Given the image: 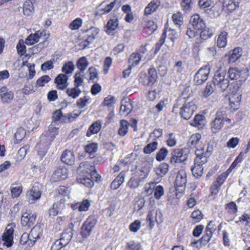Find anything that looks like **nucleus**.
Returning <instances> with one entry per match:
<instances>
[{
  "label": "nucleus",
  "mask_w": 250,
  "mask_h": 250,
  "mask_svg": "<svg viewBox=\"0 0 250 250\" xmlns=\"http://www.w3.org/2000/svg\"><path fill=\"white\" fill-rule=\"evenodd\" d=\"M79 176L78 182L85 187L91 188L94 185V181H98L101 178L93 166L85 162L81 163L77 169Z\"/></svg>",
  "instance_id": "f257e3e1"
},
{
  "label": "nucleus",
  "mask_w": 250,
  "mask_h": 250,
  "mask_svg": "<svg viewBox=\"0 0 250 250\" xmlns=\"http://www.w3.org/2000/svg\"><path fill=\"white\" fill-rule=\"evenodd\" d=\"M196 109L195 102L186 99L184 94H182L177 99L172 111L176 114L179 113L181 118L188 120L192 117Z\"/></svg>",
  "instance_id": "f03ea898"
},
{
  "label": "nucleus",
  "mask_w": 250,
  "mask_h": 250,
  "mask_svg": "<svg viewBox=\"0 0 250 250\" xmlns=\"http://www.w3.org/2000/svg\"><path fill=\"white\" fill-rule=\"evenodd\" d=\"M229 85V81L225 78L224 73L216 71L214 74L212 83H207L203 95L205 98L210 96L214 91L216 86H218L221 92H224Z\"/></svg>",
  "instance_id": "7ed1b4c3"
},
{
  "label": "nucleus",
  "mask_w": 250,
  "mask_h": 250,
  "mask_svg": "<svg viewBox=\"0 0 250 250\" xmlns=\"http://www.w3.org/2000/svg\"><path fill=\"white\" fill-rule=\"evenodd\" d=\"M188 150L187 148H177L172 150L170 153V163L172 165L183 163L187 161Z\"/></svg>",
  "instance_id": "20e7f679"
},
{
  "label": "nucleus",
  "mask_w": 250,
  "mask_h": 250,
  "mask_svg": "<svg viewBox=\"0 0 250 250\" xmlns=\"http://www.w3.org/2000/svg\"><path fill=\"white\" fill-rule=\"evenodd\" d=\"M96 220L94 216H89L83 223L81 234L83 238L89 236L96 224Z\"/></svg>",
  "instance_id": "39448f33"
},
{
  "label": "nucleus",
  "mask_w": 250,
  "mask_h": 250,
  "mask_svg": "<svg viewBox=\"0 0 250 250\" xmlns=\"http://www.w3.org/2000/svg\"><path fill=\"white\" fill-rule=\"evenodd\" d=\"M209 147L205 145L202 146H198L195 151L196 158L194 161L206 163L208 158L211 155V152L209 150Z\"/></svg>",
  "instance_id": "423d86ee"
},
{
  "label": "nucleus",
  "mask_w": 250,
  "mask_h": 250,
  "mask_svg": "<svg viewBox=\"0 0 250 250\" xmlns=\"http://www.w3.org/2000/svg\"><path fill=\"white\" fill-rule=\"evenodd\" d=\"M225 122V113L218 111L215 114L214 119L210 123V127L214 133L218 132L223 127Z\"/></svg>",
  "instance_id": "0eeeda50"
},
{
  "label": "nucleus",
  "mask_w": 250,
  "mask_h": 250,
  "mask_svg": "<svg viewBox=\"0 0 250 250\" xmlns=\"http://www.w3.org/2000/svg\"><path fill=\"white\" fill-rule=\"evenodd\" d=\"M42 233V229L40 225H36L31 230L29 234L24 233L21 235V240L28 238V242L32 243L33 245L38 239L40 238Z\"/></svg>",
  "instance_id": "6e6552de"
},
{
  "label": "nucleus",
  "mask_w": 250,
  "mask_h": 250,
  "mask_svg": "<svg viewBox=\"0 0 250 250\" xmlns=\"http://www.w3.org/2000/svg\"><path fill=\"white\" fill-rule=\"evenodd\" d=\"M15 225H8L2 235V240L4 246L10 247L13 244V232Z\"/></svg>",
  "instance_id": "1a4fd4ad"
},
{
  "label": "nucleus",
  "mask_w": 250,
  "mask_h": 250,
  "mask_svg": "<svg viewBox=\"0 0 250 250\" xmlns=\"http://www.w3.org/2000/svg\"><path fill=\"white\" fill-rule=\"evenodd\" d=\"M61 126L60 124H56L55 122H52L51 124L49 126L48 130L45 134H42L41 137L42 141L46 140L47 142H50L54 139L57 135L58 129Z\"/></svg>",
  "instance_id": "9d476101"
},
{
  "label": "nucleus",
  "mask_w": 250,
  "mask_h": 250,
  "mask_svg": "<svg viewBox=\"0 0 250 250\" xmlns=\"http://www.w3.org/2000/svg\"><path fill=\"white\" fill-rule=\"evenodd\" d=\"M39 184H35L32 188L27 192L26 196L30 204L35 203L41 197V191Z\"/></svg>",
  "instance_id": "9b49d317"
},
{
  "label": "nucleus",
  "mask_w": 250,
  "mask_h": 250,
  "mask_svg": "<svg viewBox=\"0 0 250 250\" xmlns=\"http://www.w3.org/2000/svg\"><path fill=\"white\" fill-rule=\"evenodd\" d=\"M209 73V69L207 66L201 68L195 74L194 82L197 85L202 84L208 79Z\"/></svg>",
  "instance_id": "f8f14e48"
},
{
  "label": "nucleus",
  "mask_w": 250,
  "mask_h": 250,
  "mask_svg": "<svg viewBox=\"0 0 250 250\" xmlns=\"http://www.w3.org/2000/svg\"><path fill=\"white\" fill-rule=\"evenodd\" d=\"M37 215L32 213L30 210H26L23 212L21 217V224L22 226L30 228L35 222Z\"/></svg>",
  "instance_id": "ddd939ff"
},
{
  "label": "nucleus",
  "mask_w": 250,
  "mask_h": 250,
  "mask_svg": "<svg viewBox=\"0 0 250 250\" xmlns=\"http://www.w3.org/2000/svg\"><path fill=\"white\" fill-rule=\"evenodd\" d=\"M82 31L83 32L87 33L86 39L82 42L83 47H86L93 42L95 37L98 34L99 30L96 27H92L86 30L83 29Z\"/></svg>",
  "instance_id": "4468645a"
},
{
  "label": "nucleus",
  "mask_w": 250,
  "mask_h": 250,
  "mask_svg": "<svg viewBox=\"0 0 250 250\" xmlns=\"http://www.w3.org/2000/svg\"><path fill=\"white\" fill-rule=\"evenodd\" d=\"M147 81H142V78L140 79V83L144 85H151L156 81L157 78V72L155 68H150L148 71V76L146 74L143 75Z\"/></svg>",
  "instance_id": "2eb2a0df"
},
{
  "label": "nucleus",
  "mask_w": 250,
  "mask_h": 250,
  "mask_svg": "<svg viewBox=\"0 0 250 250\" xmlns=\"http://www.w3.org/2000/svg\"><path fill=\"white\" fill-rule=\"evenodd\" d=\"M229 175V174L225 171L218 176L216 181L213 183L210 187L212 194H216L218 192L219 189Z\"/></svg>",
  "instance_id": "dca6fc26"
},
{
  "label": "nucleus",
  "mask_w": 250,
  "mask_h": 250,
  "mask_svg": "<svg viewBox=\"0 0 250 250\" xmlns=\"http://www.w3.org/2000/svg\"><path fill=\"white\" fill-rule=\"evenodd\" d=\"M187 182V173L185 170L184 169L179 170L175 181V186L177 190H180V188H184Z\"/></svg>",
  "instance_id": "f3484780"
},
{
  "label": "nucleus",
  "mask_w": 250,
  "mask_h": 250,
  "mask_svg": "<svg viewBox=\"0 0 250 250\" xmlns=\"http://www.w3.org/2000/svg\"><path fill=\"white\" fill-rule=\"evenodd\" d=\"M0 97L1 102L4 104L10 103L14 98L13 92L6 86L0 88Z\"/></svg>",
  "instance_id": "a211bd4d"
},
{
  "label": "nucleus",
  "mask_w": 250,
  "mask_h": 250,
  "mask_svg": "<svg viewBox=\"0 0 250 250\" xmlns=\"http://www.w3.org/2000/svg\"><path fill=\"white\" fill-rule=\"evenodd\" d=\"M67 176V169L64 167H59L53 173L52 176V180L54 182H59L65 179Z\"/></svg>",
  "instance_id": "6ab92c4d"
},
{
  "label": "nucleus",
  "mask_w": 250,
  "mask_h": 250,
  "mask_svg": "<svg viewBox=\"0 0 250 250\" xmlns=\"http://www.w3.org/2000/svg\"><path fill=\"white\" fill-rule=\"evenodd\" d=\"M190 23L194 29L198 30L203 29L205 25L204 20L198 14H194L191 17Z\"/></svg>",
  "instance_id": "aec40b11"
},
{
  "label": "nucleus",
  "mask_w": 250,
  "mask_h": 250,
  "mask_svg": "<svg viewBox=\"0 0 250 250\" xmlns=\"http://www.w3.org/2000/svg\"><path fill=\"white\" fill-rule=\"evenodd\" d=\"M68 79V76L65 74H59L55 79V83L57 84V88L61 90L66 88L69 84L67 82Z\"/></svg>",
  "instance_id": "412c9836"
},
{
  "label": "nucleus",
  "mask_w": 250,
  "mask_h": 250,
  "mask_svg": "<svg viewBox=\"0 0 250 250\" xmlns=\"http://www.w3.org/2000/svg\"><path fill=\"white\" fill-rule=\"evenodd\" d=\"M161 1L160 0H152L146 7L144 10L145 15H149L155 12L161 5Z\"/></svg>",
  "instance_id": "4be33fe9"
},
{
  "label": "nucleus",
  "mask_w": 250,
  "mask_h": 250,
  "mask_svg": "<svg viewBox=\"0 0 250 250\" xmlns=\"http://www.w3.org/2000/svg\"><path fill=\"white\" fill-rule=\"evenodd\" d=\"M45 35L44 31L38 30L35 34H30L25 40V43L28 45H32L37 42L40 38Z\"/></svg>",
  "instance_id": "5701e85b"
},
{
  "label": "nucleus",
  "mask_w": 250,
  "mask_h": 250,
  "mask_svg": "<svg viewBox=\"0 0 250 250\" xmlns=\"http://www.w3.org/2000/svg\"><path fill=\"white\" fill-rule=\"evenodd\" d=\"M241 101V94L239 93H231L229 95V103L231 108L235 110L239 106Z\"/></svg>",
  "instance_id": "b1692460"
},
{
  "label": "nucleus",
  "mask_w": 250,
  "mask_h": 250,
  "mask_svg": "<svg viewBox=\"0 0 250 250\" xmlns=\"http://www.w3.org/2000/svg\"><path fill=\"white\" fill-rule=\"evenodd\" d=\"M240 0H224L223 6L224 9L232 12L239 7Z\"/></svg>",
  "instance_id": "393cba45"
},
{
  "label": "nucleus",
  "mask_w": 250,
  "mask_h": 250,
  "mask_svg": "<svg viewBox=\"0 0 250 250\" xmlns=\"http://www.w3.org/2000/svg\"><path fill=\"white\" fill-rule=\"evenodd\" d=\"M206 163L194 161V166L191 168L192 174L196 178L201 177L203 173V165Z\"/></svg>",
  "instance_id": "a878e982"
},
{
  "label": "nucleus",
  "mask_w": 250,
  "mask_h": 250,
  "mask_svg": "<svg viewBox=\"0 0 250 250\" xmlns=\"http://www.w3.org/2000/svg\"><path fill=\"white\" fill-rule=\"evenodd\" d=\"M61 160L66 164L72 165L75 160L73 153L70 150H66L62 155Z\"/></svg>",
  "instance_id": "bb28decb"
},
{
  "label": "nucleus",
  "mask_w": 250,
  "mask_h": 250,
  "mask_svg": "<svg viewBox=\"0 0 250 250\" xmlns=\"http://www.w3.org/2000/svg\"><path fill=\"white\" fill-rule=\"evenodd\" d=\"M132 108V106L129 100L122 101L120 110L121 114L125 116L127 115L130 113Z\"/></svg>",
  "instance_id": "cd10ccee"
},
{
  "label": "nucleus",
  "mask_w": 250,
  "mask_h": 250,
  "mask_svg": "<svg viewBox=\"0 0 250 250\" xmlns=\"http://www.w3.org/2000/svg\"><path fill=\"white\" fill-rule=\"evenodd\" d=\"M200 33V37L203 40H206L211 38L214 34L215 29L213 27H207L205 25V27L201 29Z\"/></svg>",
  "instance_id": "c85d7f7f"
},
{
  "label": "nucleus",
  "mask_w": 250,
  "mask_h": 250,
  "mask_svg": "<svg viewBox=\"0 0 250 250\" xmlns=\"http://www.w3.org/2000/svg\"><path fill=\"white\" fill-rule=\"evenodd\" d=\"M101 122L100 121L94 122L89 127L86 132V136L90 137L92 134L98 133L101 130Z\"/></svg>",
  "instance_id": "c756f323"
},
{
  "label": "nucleus",
  "mask_w": 250,
  "mask_h": 250,
  "mask_svg": "<svg viewBox=\"0 0 250 250\" xmlns=\"http://www.w3.org/2000/svg\"><path fill=\"white\" fill-rule=\"evenodd\" d=\"M90 205V204L89 201L86 199L81 203H77L72 205V208L73 209H78L79 211H85L88 209Z\"/></svg>",
  "instance_id": "7c9ffc66"
},
{
  "label": "nucleus",
  "mask_w": 250,
  "mask_h": 250,
  "mask_svg": "<svg viewBox=\"0 0 250 250\" xmlns=\"http://www.w3.org/2000/svg\"><path fill=\"white\" fill-rule=\"evenodd\" d=\"M201 138V135L200 134L196 133L192 135L189 139H188V144L189 147L191 148H194L195 147H198L199 146H198L200 143V139ZM203 145H200V146H202Z\"/></svg>",
  "instance_id": "2f4dec72"
},
{
  "label": "nucleus",
  "mask_w": 250,
  "mask_h": 250,
  "mask_svg": "<svg viewBox=\"0 0 250 250\" xmlns=\"http://www.w3.org/2000/svg\"><path fill=\"white\" fill-rule=\"evenodd\" d=\"M142 57V55L138 52L132 53L128 59L129 65L132 67L137 65L139 63Z\"/></svg>",
  "instance_id": "473e14b6"
},
{
  "label": "nucleus",
  "mask_w": 250,
  "mask_h": 250,
  "mask_svg": "<svg viewBox=\"0 0 250 250\" xmlns=\"http://www.w3.org/2000/svg\"><path fill=\"white\" fill-rule=\"evenodd\" d=\"M228 33L225 31L221 32L217 39V45L220 48L225 47L227 43Z\"/></svg>",
  "instance_id": "72a5a7b5"
},
{
  "label": "nucleus",
  "mask_w": 250,
  "mask_h": 250,
  "mask_svg": "<svg viewBox=\"0 0 250 250\" xmlns=\"http://www.w3.org/2000/svg\"><path fill=\"white\" fill-rule=\"evenodd\" d=\"M117 2L116 0H114L109 4L107 3L105 1L102 2L99 6L100 10L103 11L102 14L109 13L115 6Z\"/></svg>",
  "instance_id": "f704fd0d"
},
{
  "label": "nucleus",
  "mask_w": 250,
  "mask_h": 250,
  "mask_svg": "<svg viewBox=\"0 0 250 250\" xmlns=\"http://www.w3.org/2000/svg\"><path fill=\"white\" fill-rule=\"evenodd\" d=\"M205 117L203 115L197 114L195 116L194 120L190 122V125L200 128L205 125Z\"/></svg>",
  "instance_id": "c9c22d12"
},
{
  "label": "nucleus",
  "mask_w": 250,
  "mask_h": 250,
  "mask_svg": "<svg viewBox=\"0 0 250 250\" xmlns=\"http://www.w3.org/2000/svg\"><path fill=\"white\" fill-rule=\"evenodd\" d=\"M119 25V21L117 18L114 17L110 19L106 24V32L110 34V32L115 30Z\"/></svg>",
  "instance_id": "e433bc0d"
},
{
  "label": "nucleus",
  "mask_w": 250,
  "mask_h": 250,
  "mask_svg": "<svg viewBox=\"0 0 250 250\" xmlns=\"http://www.w3.org/2000/svg\"><path fill=\"white\" fill-rule=\"evenodd\" d=\"M212 235L209 231H208V232H206V234L199 240L191 242L190 246L194 247L195 244H198V243L202 244L203 246H205L209 241Z\"/></svg>",
  "instance_id": "4c0bfd02"
},
{
  "label": "nucleus",
  "mask_w": 250,
  "mask_h": 250,
  "mask_svg": "<svg viewBox=\"0 0 250 250\" xmlns=\"http://www.w3.org/2000/svg\"><path fill=\"white\" fill-rule=\"evenodd\" d=\"M64 207V203L59 202L54 204L53 207L48 210V214L50 216L57 215L61 208Z\"/></svg>",
  "instance_id": "58836bf2"
},
{
  "label": "nucleus",
  "mask_w": 250,
  "mask_h": 250,
  "mask_svg": "<svg viewBox=\"0 0 250 250\" xmlns=\"http://www.w3.org/2000/svg\"><path fill=\"white\" fill-rule=\"evenodd\" d=\"M129 124L125 120H122L120 122V127L118 129V134L121 136H124L128 132Z\"/></svg>",
  "instance_id": "ea45409f"
},
{
  "label": "nucleus",
  "mask_w": 250,
  "mask_h": 250,
  "mask_svg": "<svg viewBox=\"0 0 250 250\" xmlns=\"http://www.w3.org/2000/svg\"><path fill=\"white\" fill-rule=\"evenodd\" d=\"M34 10L33 4L30 0L25 1L23 5V14L26 16H30Z\"/></svg>",
  "instance_id": "a19ab883"
},
{
  "label": "nucleus",
  "mask_w": 250,
  "mask_h": 250,
  "mask_svg": "<svg viewBox=\"0 0 250 250\" xmlns=\"http://www.w3.org/2000/svg\"><path fill=\"white\" fill-rule=\"evenodd\" d=\"M75 69V66L73 62L71 61L65 63L62 68V71L64 73L63 74L68 75L72 73Z\"/></svg>",
  "instance_id": "79ce46f5"
},
{
  "label": "nucleus",
  "mask_w": 250,
  "mask_h": 250,
  "mask_svg": "<svg viewBox=\"0 0 250 250\" xmlns=\"http://www.w3.org/2000/svg\"><path fill=\"white\" fill-rule=\"evenodd\" d=\"M241 51L240 48H235L233 50L229 57V63L235 62L241 57Z\"/></svg>",
  "instance_id": "37998d69"
},
{
  "label": "nucleus",
  "mask_w": 250,
  "mask_h": 250,
  "mask_svg": "<svg viewBox=\"0 0 250 250\" xmlns=\"http://www.w3.org/2000/svg\"><path fill=\"white\" fill-rule=\"evenodd\" d=\"M52 119V122H55V124L61 125L64 121V119L61 109L57 110L53 113Z\"/></svg>",
  "instance_id": "c03bdc74"
},
{
  "label": "nucleus",
  "mask_w": 250,
  "mask_h": 250,
  "mask_svg": "<svg viewBox=\"0 0 250 250\" xmlns=\"http://www.w3.org/2000/svg\"><path fill=\"white\" fill-rule=\"evenodd\" d=\"M157 28L156 24L153 21H147L144 27V30L148 34H151Z\"/></svg>",
  "instance_id": "a18cd8bd"
},
{
  "label": "nucleus",
  "mask_w": 250,
  "mask_h": 250,
  "mask_svg": "<svg viewBox=\"0 0 250 250\" xmlns=\"http://www.w3.org/2000/svg\"><path fill=\"white\" fill-rule=\"evenodd\" d=\"M88 65V62L85 57L80 58L77 61V67L83 72Z\"/></svg>",
  "instance_id": "49530a36"
},
{
  "label": "nucleus",
  "mask_w": 250,
  "mask_h": 250,
  "mask_svg": "<svg viewBox=\"0 0 250 250\" xmlns=\"http://www.w3.org/2000/svg\"><path fill=\"white\" fill-rule=\"evenodd\" d=\"M81 93V90L77 87L69 88L66 90V94L67 95L73 99H76L79 97Z\"/></svg>",
  "instance_id": "de8ad7c7"
},
{
  "label": "nucleus",
  "mask_w": 250,
  "mask_h": 250,
  "mask_svg": "<svg viewBox=\"0 0 250 250\" xmlns=\"http://www.w3.org/2000/svg\"><path fill=\"white\" fill-rule=\"evenodd\" d=\"M172 21L173 23L180 27L183 23V17L182 14L178 12L176 13L173 14L172 17Z\"/></svg>",
  "instance_id": "09e8293b"
},
{
  "label": "nucleus",
  "mask_w": 250,
  "mask_h": 250,
  "mask_svg": "<svg viewBox=\"0 0 250 250\" xmlns=\"http://www.w3.org/2000/svg\"><path fill=\"white\" fill-rule=\"evenodd\" d=\"M158 143L154 141L151 143L147 144L144 148V152L146 154H150L154 151L157 148Z\"/></svg>",
  "instance_id": "8fccbe9b"
},
{
  "label": "nucleus",
  "mask_w": 250,
  "mask_h": 250,
  "mask_svg": "<svg viewBox=\"0 0 250 250\" xmlns=\"http://www.w3.org/2000/svg\"><path fill=\"white\" fill-rule=\"evenodd\" d=\"M90 103V98L84 96L80 98L77 102V105L80 108H83Z\"/></svg>",
  "instance_id": "3c124183"
},
{
  "label": "nucleus",
  "mask_w": 250,
  "mask_h": 250,
  "mask_svg": "<svg viewBox=\"0 0 250 250\" xmlns=\"http://www.w3.org/2000/svg\"><path fill=\"white\" fill-rule=\"evenodd\" d=\"M168 154V150L165 147L161 148L157 153L156 159L159 162L163 161L167 157Z\"/></svg>",
  "instance_id": "603ef678"
},
{
  "label": "nucleus",
  "mask_w": 250,
  "mask_h": 250,
  "mask_svg": "<svg viewBox=\"0 0 250 250\" xmlns=\"http://www.w3.org/2000/svg\"><path fill=\"white\" fill-rule=\"evenodd\" d=\"M153 192L154 197L156 199H160L164 195V188L161 185L156 186L155 185Z\"/></svg>",
  "instance_id": "864d4df0"
},
{
  "label": "nucleus",
  "mask_w": 250,
  "mask_h": 250,
  "mask_svg": "<svg viewBox=\"0 0 250 250\" xmlns=\"http://www.w3.org/2000/svg\"><path fill=\"white\" fill-rule=\"evenodd\" d=\"M229 77L233 80L238 79L240 76L241 72L236 68H230L228 71Z\"/></svg>",
  "instance_id": "5fc2aeb1"
},
{
  "label": "nucleus",
  "mask_w": 250,
  "mask_h": 250,
  "mask_svg": "<svg viewBox=\"0 0 250 250\" xmlns=\"http://www.w3.org/2000/svg\"><path fill=\"white\" fill-rule=\"evenodd\" d=\"M166 142L168 146H174L177 144V139L175 135L172 133H169L167 136V139Z\"/></svg>",
  "instance_id": "6e6d98bb"
},
{
  "label": "nucleus",
  "mask_w": 250,
  "mask_h": 250,
  "mask_svg": "<svg viewBox=\"0 0 250 250\" xmlns=\"http://www.w3.org/2000/svg\"><path fill=\"white\" fill-rule=\"evenodd\" d=\"M140 182H141L140 180L135 177L133 174L132 176L127 183V185L130 188H136L140 186Z\"/></svg>",
  "instance_id": "4d7b16f0"
},
{
  "label": "nucleus",
  "mask_w": 250,
  "mask_h": 250,
  "mask_svg": "<svg viewBox=\"0 0 250 250\" xmlns=\"http://www.w3.org/2000/svg\"><path fill=\"white\" fill-rule=\"evenodd\" d=\"M83 20L80 18H77L73 20L69 24V28L72 30L78 29L82 25Z\"/></svg>",
  "instance_id": "13d9d810"
},
{
  "label": "nucleus",
  "mask_w": 250,
  "mask_h": 250,
  "mask_svg": "<svg viewBox=\"0 0 250 250\" xmlns=\"http://www.w3.org/2000/svg\"><path fill=\"white\" fill-rule=\"evenodd\" d=\"M164 34H166V36H167V38L172 42H174L178 37V34L177 32L171 28L167 29Z\"/></svg>",
  "instance_id": "bf43d9fd"
},
{
  "label": "nucleus",
  "mask_w": 250,
  "mask_h": 250,
  "mask_svg": "<svg viewBox=\"0 0 250 250\" xmlns=\"http://www.w3.org/2000/svg\"><path fill=\"white\" fill-rule=\"evenodd\" d=\"M14 184L12 185L13 186ZM22 190V187L21 186L14 187H11V193L12 198H17L20 196Z\"/></svg>",
  "instance_id": "052dcab7"
},
{
  "label": "nucleus",
  "mask_w": 250,
  "mask_h": 250,
  "mask_svg": "<svg viewBox=\"0 0 250 250\" xmlns=\"http://www.w3.org/2000/svg\"><path fill=\"white\" fill-rule=\"evenodd\" d=\"M97 145L95 143H91L87 145L85 147V151L86 152L88 153L90 155H91L95 153L97 150Z\"/></svg>",
  "instance_id": "680f3d73"
},
{
  "label": "nucleus",
  "mask_w": 250,
  "mask_h": 250,
  "mask_svg": "<svg viewBox=\"0 0 250 250\" xmlns=\"http://www.w3.org/2000/svg\"><path fill=\"white\" fill-rule=\"evenodd\" d=\"M51 79L48 75H44L39 79L36 82V86H43L45 84L48 83Z\"/></svg>",
  "instance_id": "e2e57ef3"
},
{
  "label": "nucleus",
  "mask_w": 250,
  "mask_h": 250,
  "mask_svg": "<svg viewBox=\"0 0 250 250\" xmlns=\"http://www.w3.org/2000/svg\"><path fill=\"white\" fill-rule=\"evenodd\" d=\"M133 174L141 182L144 181L148 176V173L143 170H138L134 172Z\"/></svg>",
  "instance_id": "0e129e2a"
},
{
  "label": "nucleus",
  "mask_w": 250,
  "mask_h": 250,
  "mask_svg": "<svg viewBox=\"0 0 250 250\" xmlns=\"http://www.w3.org/2000/svg\"><path fill=\"white\" fill-rule=\"evenodd\" d=\"M241 222L246 226L250 227V214L244 213L240 218L238 221L236 223Z\"/></svg>",
  "instance_id": "69168bd1"
},
{
  "label": "nucleus",
  "mask_w": 250,
  "mask_h": 250,
  "mask_svg": "<svg viewBox=\"0 0 250 250\" xmlns=\"http://www.w3.org/2000/svg\"><path fill=\"white\" fill-rule=\"evenodd\" d=\"M116 101V99L115 97L111 95H108L104 98L103 104L105 106L111 107L115 103Z\"/></svg>",
  "instance_id": "338daca9"
},
{
  "label": "nucleus",
  "mask_w": 250,
  "mask_h": 250,
  "mask_svg": "<svg viewBox=\"0 0 250 250\" xmlns=\"http://www.w3.org/2000/svg\"><path fill=\"white\" fill-rule=\"evenodd\" d=\"M16 47L19 54L23 55L26 53V46L24 44L23 40H21L19 41Z\"/></svg>",
  "instance_id": "774afa93"
}]
</instances>
